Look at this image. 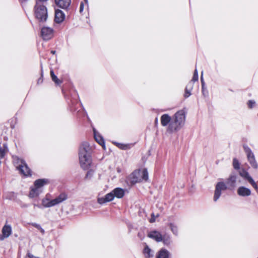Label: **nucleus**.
<instances>
[{
  "label": "nucleus",
  "instance_id": "nucleus-41",
  "mask_svg": "<svg viewBox=\"0 0 258 258\" xmlns=\"http://www.w3.org/2000/svg\"><path fill=\"white\" fill-rule=\"evenodd\" d=\"M31 225L35 227L36 228L38 229V230L41 227V226H40V225L37 224V223H32L31 224Z\"/></svg>",
  "mask_w": 258,
  "mask_h": 258
},
{
  "label": "nucleus",
  "instance_id": "nucleus-37",
  "mask_svg": "<svg viewBox=\"0 0 258 258\" xmlns=\"http://www.w3.org/2000/svg\"><path fill=\"white\" fill-rule=\"evenodd\" d=\"M191 90L188 89L187 88H185V93L184 96L185 98H188L191 95Z\"/></svg>",
  "mask_w": 258,
  "mask_h": 258
},
{
  "label": "nucleus",
  "instance_id": "nucleus-46",
  "mask_svg": "<svg viewBox=\"0 0 258 258\" xmlns=\"http://www.w3.org/2000/svg\"><path fill=\"white\" fill-rule=\"evenodd\" d=\"M252 187L254 188V189L256 191V192L258 194V186L256 184V183H254V184L252 185Z\"/></svg>",
  "mask_w": 258,
  "mask_h": 258
},
{
  "label": "nucleus",
  "instance_id": "nucleus-50",
  "mask_svg": "<svg viewBox=\"0 0 258 258\" xmlns=\"http://www.w3.org/2000/svg\"><path fill=\"white\" fill-rule=\"evenodd\" d=\"M48 0H37L36 1V2H40L41 3V4H42L43 2H46Z\"/></svg>",
  "mask_w": 258,
  "mask_h": 258
},
{
  "label": "nucleus",
  "instance_id": "nucleus-19",
  "mask_svg": "<svg viewBox=\"0 0 258 258\" xmlns=\"http://www.w3.org/2000/svg\"><path fill=\"white\" fill-rule=\"evenodd\" d=\"M56 5L63 9H67L71 5V0H55Z\"/></svg>",
  "mask_w": 258,
  "mask_h": 258
},
{
  "label": "nucleus",
  "instance_id": "nucleus-51",
  "mask_svg": "<svg viewBox=\"0 0 258 258\" xmlns=\"http://www.w3.org/2000/svg\"><path fill=\"white\" fill-rule=\"evenodd\" d=\"M51 53L52 54H55V53H56V51H55V50H51Z\"/></svg>",
  "mask_w": 258,
  "mask_h": 258
},
{
  "label": "nucleus",
  "instance_id": "nucleus-40",
  "mask_svg": "<svg viewBox=\"0 0 258 258\" xmlns=\"http://www.w3.org/2000/svg\"><path fill=\"white\" fill-rule=\"evenodd\" d=\"M195 82H193L192 80H191L187 85L186 87L185 88H187L189 89H190L192 90L193 87H194V84Z\"/></svg>",
  "mask_w": 258,
  "mask_h": 258
},
{
  "label": "nucleus",
  "instance_id": "nucleus-29",
  "mask_svg": "<svg viewBox=\"0 0 258 258\" xmlns=\"http://www.w3.org/2000/svg\"><path fill=\"white\" fill-rule=\"evenodd\" d=\"M141 178L142 181L143 180L147 181L148 179V172L147 169L146 168L143 169L141 170Z\"/></svg>",
  "mask_w": 258,
  "mask_h": 258
},
{
  "label": "nucleus",
  "instance_id": "nucleus-23",
  "mask_svg": "<svg viewBox=\"0 0 258 258\" xmlns=\"http://www.w3.org/2000/svg\"><path fill=\"white\" fill-rule=\"evenodd\" d=\"M112 192L114 195V197L118 199L122 198L124 195V190L120 187H116L114 188Z\"/></svg>",
  "mask_w": 258,
  "mask_h": 258
},
{
  "label": "nucleus",
  "instance_id": "nucleus-14",
  "mask_svg": "<svg viewBox=\"0 0 258 258\" xmlns=\"http://www.w3.org/2000/svg\"><path fill=\"white\" fill-rule=\"evenodd\" d=\"M246 165L247 166V170H244L242 173H240V177L245 181H248L249 183L250 184L251 182H252V181L254 180V179L253 177L250 175L248 172V169L250 168V167L249 165L245 163Z\"/></svg>",
  "mask_w": 258,
  "mask_h": 258
},
{
  "label": "nucleus",
  "instance_id": "nucleus-34",
  "mask_svg": "<svg viewBox=\"0 0 258 258\" xmlns=\"http://www.w3.org/2000/svg\"><path fill=\"white\" fill-rule=\"evenodd\" d=\"M150 252L151 249L148 246H146L144 249V253L146 255V257L148 258L150 257L151 256Z\"/></svg>",
  "mask_w": 258,
  "mask_h": 258
},
{
  "label": "nucleus",
  "instance_id": "nucleus-18",
  "mask_svg": "<svg viewBox=\"0 0 258 258\" xmlns=\"http://www.w3.org/2000/svg\"><path fill=\"white\" fill-rule=\"evenodd\" d=\"M148 236L157 242H161L163 240L162 235L161 233L156 230L151 231L148 234Z\"/></svg>",
  "mask_w": 258,
  "mask_h": 258
},
{
  "label": "nucleus",
  "instance_id": "nucleus-24",
  "mask_svg": "<svg viewBox=\"0 0 258 258\" xmlns=\"http://www.w3.org/2000/svg\"><path fill=\"white\" fill-rule=\"evenodd\" d=\"M8 150L7 143H4L2 145H0V158H4Z\"/></svg>",
  "mask_w": 258,
  "mask_h": 258
},
{
  "label": "nucleus",
  "instance_id": "nucleus-2",
  "mask_svg": "<svg viewBox=\"0 0 258 258\" xmlns=\"http://www.w3.org/2000/svg\"><path fill=\"white\" fill-rule=\"evenodd\" d=\"M92 148L87 142L83 143L79 149V161L84 170L88 169L92 163Z\"/></svg>",
  "mask_w": 258,
  "mask_h": 258
},
{
  "label": "nucleus",
  "instance_id": "nucleus-10",
  "mask_svg": "<svg viewBox=\"0 0 258 258\" xmlns=\"http://www.w3.org/2000/svg\"><path fill=\"white\" fill-rule=\"evenodd\" d=\"M237 194L240 197H248L251 195L250 188L244 185H240L237 188Z\"/></svg>",
  "mask_w": 258,
  "mask_h": 258
},
{
  "label": "nucleus",
  "instance_id": "nucleus-33",
  "mask_svg": "<svg viewBox=\"0 0 258 258\" xmlns=\"http://www.w3.org/2000/svg\"><path fill=\"white\" fill-rule=\"evenodd\" d=\"M248 107L250 109H252L256 105V102L254 100H248L246 103Z\"/></svg>",
  "mask_w": 258,
  "mask_h": 258
},
{
  "label": "nucleus",
  "instance_id": "nucleus-39",
  "mask_svg": "<svg viewBox=\"0 0 258 258\" xmlns=\"http://www.w3.org/2000/svg\"><path fill=\"white\" fill-rule=\"evenodd\" d=\"M97 202L100 204H103L107 202L106 199H105V197L98 198L97 200Z\"/></svg>",
  "mask_w": 258,
  "mask_h": 258
},
{
  "label": "nucleus",
  "instance_id": "nucleus-4",
  "mask_svg": "<svg viewBox=\"0 0 258 258\" xmlns=\"http://www.w3.org/2000/svg\"><path fill=\"white\" fill-rule=\"evenodd\" d=\"M243 150L246 155L248 162L252 168L258 169V164L255 160V156L251 149L246 144L242 145Z\"/></svg>",
  "mask_w": 258,
  "mask_h": 258
},
{
  "label": "nucleus",
  "instance_id": "nucleus-15",
  "mask_svg": "<svg viewBox=\"0 0 258 258\" xmlns=\"http://www.w3.org/2000/svg\"><path fill=\"white\" fill-rule=\"evenodd\" d=\"M65 19V14L59 9L55 10L54 21L56 23L59 24L62 22Z\"/></svg>",
  "mask_w": 258,
  "mask_h": 258
},
{
  "label": "nucleus",
  "instance_id": "nucleus-48",
  "mask_svg": "<svg viewBox=\"0 0 258 258\" xmlns=\"http://www.w3.org/2000/svg\"><path fill=\"white\" fill-rule=\"evenodd\" d=\"M39 230L40 231V232H41V233H42V234H44V233H45V230H44V229H43L42 227H41Z\"/></svg>",
  "mask_w": 258,
  "mask_h": 258
},
{
  "label": "nucleus",
  "instance_id": "nucleus-3",
  "mask_svg": "<svg viewBox=\"0 0 258 258\" xmlns=\"http://www.w3.org/2000/svg\"><path fill=\"white\" fill-rule=\"evenodd\" d=\"M34 14L35 18L39 22H46L48 18L47 9L46 6L40 2H36Z\"/></svg>",
  "mask_w": 258,
  "mask_h": 258
},
{
  "label": "nucleus",
  "instance_id": "nucleus-31",
  "mask_svg": "<svg viewBox=\"0 0 258 258\" xmlns=\"http://www.w3.org/2000/svg\"><path fill=\"white\" fill-rule=\"evenodd\" d=\"M104 197L107 202H109L112 201L114 199V195H113V193L112 191L111 192L106 194Z\"/></svg>",
  "mask_w": 258,
  "mask_h": 258
},
{
  "label": "nucleus",
  "instance_id": "nucleus-25",
  "mask_svg": "<svg viewBox=\"0 0 258 258\" xmlns=\"http://www.w3.org/2000/svg\"><path fill=\"white\" fill-rule=\"evenodd\" d=\"M169 252L165 249H162L159 251L157 258H169Z\"/></svg>",
  "mask_w": 258,
  "mask_h": 258
},
{
  "label": "nucleus",
  "instance_id": "nucleus-36",
  "mask_svg": "<svg viewBox=\"0 0 258 258\" xmlns=\"http://www.w3.org/2000/svg\"><path fill=\"white\" fill-rule=\"evenodd\" d=\"M198 79H199V76H198V70L197 69H196L194 71V75H193L191 80L193 82H196V81H198Z\"/></svg>",
  "mask_w": 258,
  "mask_h": 258
},
{
  "label": "nucleus",
  "instance_id": "nucleus-58",
  "mask_svg": "<svg viewBox=\"0 0 258 258\" xmlns=\"http://www.w3.org/2000/svg\"><path fill=\"white\" fill-rule=\"evenodd\" d=\"M257 116H258V113H257Z\"/></svg>",
  "mask_w": 258,
  "mask_h": 258
},
{
  "label": "nucleus",
  "instance_id": "nucleus-45",
  "mask_svg": "<svg viewBox=\"0 0 258 258\" xmlns=\"http://www.w3.org/2000/svg\"><path fill=\"white\" fill-rule=\"evenodd\" d=\"M201 84L202 86H205V83L203 79V72L202 73V76L201 77Z\"/></svg>",
  "mask_w": 258,
  "mask_h": 258
},
{
  "label": "nucleus",
  "instance_id": "nucleus-26",
  "mask_svg": "<svg viewBox=\"0 0 258 258\" xmlns=\"http://www.w3.org/2000/svg\"><path fill=\"white\" fill-rule=\"evenodd\" d=\"M168 226L170 227L171 231L172 233L176 236L178 235V226L173 223H170L168 224Z\"/></svg>",
  "mask_w": 258,
  "mask_h": 258
},
{
  "label": "nucleus",
  "instance_id": "nucleus-16",
  "mask_svg": "<svg viewBox=\"0 0 258 258\" xmlns=\"http://www.w3.org/2000/svg\"><path fill=\"white\" fill-rule=\"evenodd\" d=\"M94 137L96 142L100 145L104 149H105V142L103 137L96 130L95 128H93Z\"/></svg>",
  "mask_w": 258,
  "mask_h": 258
},
{
  "label": "nucleus",
  "instance_id": "nucleus-13",
  "mask_svg": "<svg viewBox=\"0 0 258 258\" xmlns=\"http://www.w3.org/2000/svg\"><path fill=\"white\" fill-rule=\"evenodd\" d=\"M74 97L70 99V102H69L70 110L72 112H74L77 110L76 105L78 103L79 99L78 94L76 92H74Z\"/></svg>",
  "mask_w": 258,
  "mask_h": 258
},
{
  "label": "nucleus",
  "instance_id": "nucleus-47",
  "mask_svg": "<svg viewBox=\"0 0 258 258\" xmlns=\"http://www.w3.org/2000/svg\"><path fill=\"white\" fill-rule=\"evenodd\" d=\"M151 216H152V218H151V219L150 220V222L151 223H153V222H155V217H154V214H152Z\"/></svg>",
  "mask_w": 258,
  "mask_h": 258
},
{
  "label": "nucleus",
  "instance_id": "nucleus-22",
  "mask_svg": "<svg viewBox=\"0 0 258 258\" xmlns=\"http://www.w3.org/2000/svg\"><path fill=\"white\" fill-rule=\"evenodd\" d=\"M42 206L44 208H50L54 206L53 200H49L47 197L42 200Z\"/></svg>",
  "mask_w": 258,
  "mask_h": 258
},
{
  "label": "nucleus",
  "instance_id": "nucleus-49",
  "mask_svg": "<svg viewBox=\"0 0 258 258\" xmlns=\"http://www.w3.org/2000/svg\"><path fill=\"white\" fill-rule=\"evenodd\" d=\"M33 205H34L35 207H38V208H40V209H41V208H42V205H37V204H33Z\"/></svg>",
  "mask_w": 258,
  "mask_h": 258
},
{
  "label": "nucleus",
  "instance_id": "nucleus-27",
  "mask_svg": "<svg viewBox=\"0 0 258 258\" xmlns=\"http://www.w3.org/2000/svg\"><path fill=\"white\" fill-rule=\"evenodd\" d=\"M50 76L52 81L57 85H60L62 82L57 78V76L54 74V71L51 70L50 71Z\"/></svg>",
  "mask_w": 258,
  "mask_h": 258
},
{
  "label": "nucleus",
  "instance_id": "nucleus-53",
  "mask_svg": "<svg viewBox=\"0 0 258 258\" xmlns=\"http://www.w3.org/2000/svg\"><path fill=\"white\" fill-rule=\"evenodd\" d=\"M229 91H232V92H233V91L232 89H229Z\"/></svg>",
  "mask_w": 258,
  "mask_h": 258
},
{
  "label": "nucleus",
  "instance_id": "nucleus-44",
  "mask_svg": "<svg viewBox=\"0 0 258 258\" xmlns=\"http://www.w3.org/2000/svg\"><path fill=\"white\" fill-rule=\"evenodd\" d=\"M84 6V3L83 2H81L80 4V13H82L83 11Z\"/></svg>",
  "mask_w": 258,
  "mask_h": 258
},
{
  "label": "nucleus",
  "instance_id": "nucleus-55",
  "mask_svg": "<svg viewBox=\"0 0 258 258\" xmlns=\"http://www.w3.org/2000/svg\"><path fill=\"white\" fill-rule=\"evenodd\" d=\"M15 237H17V236H18V235H17V234H15Z\"/></svg>",
  "mask_w": 258,
  "mask_h": 258
},
{
  "label": "nucleus",
  "instance_id": "nucleus-28",
  "mask_svg": "<svg viewBox=\"0 0 258 258\" xmlns=\"http://www.w3.org/2000/svg\"><path fill=\"white\" fill-rule=\"evenodd\" d=\"M162 238L163 240L162 241H163L165 245H168L171 243V239L170 236L168 235H164V236H162Z\"/></svg>",
  "mask_w": 258,
  "mask_h": 258
},
{
  "label": "nucleus",
  "instance_id": "nucleus-5",
  "mask_svg": "<svg viewBox=\"0 0 258 258\" xmlns=\"http://www.w3.org/2000/svg\"><path fill=\"white\" fill-rule=\"evenodd\" d=\"M54 35V30L52 28L44 26L41 30V36L44 41L51 39Z\"/></svg>",
  "mask_w": 258,
  "mask_h": 258
},
{
  "label": "nucleus",
  "instance_id": "nucleus-17",
  "mask_svg": "<svg viewBox=\"0 0 258 258\" xmlns=\"http://www.w3.org/2000/svg\"><path fill=\"white\" fill-rule=\"evenodd\" d=\"M68 198V194L66 192H61L55 199H53L54 206L57 205L66 201Z\"/></svg>",
  "mask_w": 258,
  "mask_h": 258
},
{
  "label": "nucleus",
  "instance_id": "nucleus-30",
  "mask_svg": "<svg viewBox=\"0 0 258 258\" xmlns=\"http://www.w3.org/2000/svg\"><path fill=\"white\" fill-rule=\"evenodd\" d=\"M117 146L121 150H128L130 149L131 148V146H132L131 144H120V143H116Z\"/></svg>",
  "mask_w": 258,
  "mask_h": 258
},
{
  "label": "nucleus",
  "instance_id": "nucleus-21",
  "mask_svg": "<svg viewBox=\"0 0 258 258\" xmlns=\"http://www.w3.org/2000/svg\"><path fill=\"white\" fill-rule=\"evenodd\" d=\"M43 192V189H41L36 186H34L31 188L29 197L31 198L37 197Z\"/></svg>",
  "mask_w": 258,
  "mask_h": 258
},
{
  "label": "nucleus",
  "instance_id": "nucleus-43",
  "mask_svg": "<svg viewBox=\"0 0 258 258\" xmlns=\"http://www.w3.org/2000/svg\"><path fill=\"white\" fill-rule=\"evenodd\" d=\"M26 258H38L37 257L34 256L32 254H31L30 252H28Z\"/></svg>",
  "mask_w": 258,
  "mask_h": 258
},
{
  "label": "nucleus",
  "instance_id": "nucleus-56",
  "mask_svg": "<svg viewBox=\"0 0 258 258\" xmlns=\"http://www.w3.org/2000/svg\"><path fill=\"white\" fill-rule=\"evenodd\" d=\"M242 141H245V139H244V138H243V139H242Z\"/></svg>",
  "mask_w": 258,
  "mask_h": 258
},
{
  "label": "nucleus",
  "instance_id": "nucleus-54",
  "mask_svg": "<svg viewBox=\"0 0 258 258\" xmlns=\"http://www.w3.org/2000/svg\"><path fill=\"white\" fill-rule=\"evenodd\" d=\"M86 3L88 2V0H84Z\"/></svg>",
  "mask_w": 258,
  "mask_h": 258
},
{
  "label": "nucleus",
  "instance_id": "nucleus-12",
  "mask_svg": "<svg viewBox=\"0 0 258 258\" xmlns=\"http://www.w3.org/2000/svg\"><path fill=\"white\" fill-rule=\"evenodd\" d=\"M130 181L132 184H136V183L140 182L142 181L141 178V170L134 171L130 176Z\"/></svg>",
  "mask_w": 258,
  "mask_h": 258
},
{
  "label": "nucleus",
  "instance_id": "nucleus-1",
  "mask_svg": "<svg viewBox=\"0 0 258 258\" xmlns=\"http://www.w3.org/2000/svg\"><path fill=\"white\" fill-rule=\"evenodd\" d=\"M185 111L180 110L171 117L168 114H164L161 116V123L162 126L168 125L167 132L170 133L176 132L184 125L185 121Z\"/></svg>",
  "mask_w": 258,
  "mask_h": 258
},
{
  "label": "nucleus",
  "instance_id": "nucleus-57",
  "mask_svg": "<svg viewBox=\"0 0 258 258\" xmlns=\"http://www.w3.org/2000/svg\"><path fill=\"white\" fill-rule=\"evenodd\" d=\"M238 181H239V182H241V180H240V179H239V180H238Z\"/></svg>",
  "mask_w": 258,
  "mask_h": 258
},
{
  "label": "nucleus",
  "instance_id": "nucleus-42",
  "mask_svg": "<svg viewBox=\"0 0 258 258\" xmlns=\"http://www.w3.org/2000/svg\"><path fill=\"white\" fill-rule=\"evenodd\" d=\"M138 236L140 238V239L142 240L144 238V235L143 232H139L138 233Z\"/></svg>",
  "mask_w": 258,
  "mask_h": 258
},
{
  "label": "nucleus",
  "instance_id": "nucleus-9",
  "mask_svg": "<svg viewBox=\"0 0 258 258\" xmlns=\"http://www.w3.org/2000/svg\"><path fill=\"white\" fill-rule=\"evenodd\" d=\"M12 233V228L10 225L6 224L2 229V234H0V241H3L8 238Z\"/></svg>",
  "mask_w": 258,
  "mask_h": 258
},
{
  "label": "nucleus",
  "instance_id": "nucleus-7",
  "mask_svg": "<svg viewBox=\"0 0 258 258\" xmlns=\"http://www.w3.org/2000/svg\"><path fill=\"white\" fill-rule=\"evenodd\" d=\"M17 169L20 171L21 174L25 176H30L32 175L31 170L26 163L25 161L20 160V164L17 166Z\"/></svg>",
  "mask_w": 258,
  "mask_h": 258
},
{
  "label": "nucleus",
  "instance_id": "nucleus-38",
  "mask_svg": "<svg viewBox=\"0 0 258 258\" xmlns=\"http://www.w3.org/2000/svg\"><path fill=\"white\" fill-rule=\"evenodd\" d=\"M43 73L42 69H41V77L37 80V84H41L43 83Z\"/></svg>",
  "mask_w": 258,
  "mask_h": 258
},
{
  "label": "nucleus",
  "instance_id": "nucleus-35",
  "mask_svg": "<svg viewBox=\"0 0 258 258\" xmlns=\"http://www.w3.org/2000/svg\"><path fill=\"white\" fill-rule=\"evenodd\" d=\"M202 94L205 97L207 98L209 96V92L206 87V86H202Z\"/></svg>",
  "mask_w": 258,
  "mask_h": 258
},
{
  "label": "nucleus",
  "instance_id": "nucleus-32",
  "mask_svg": "<svg viewBox=\"0 0 258 258\" xmlns=\"http://www.w3.org/2000/svg\"><path fill=\"white\" fill-rule=\"evenodd\" d=\"M94 173V171L92 169L89 170L85 177V179L88 180V179H91L92 177H93Z\"/></svg>",
  "mask_w": 258,
  "mask_h": 258
},
{
  "label": "nucleus",
  "instance_id": "nucleus-8",
  "mask_svg": "<svg viewBox=\"0 0 258 258\" xmlns=\"http://www.w3.org/2000/svg\"><path fill=\"white\" fill-rule=\"evenodd\" d=\"M226 189V184L224 182H219L216 185L213 200L216 202L221 195L222 190Z\"/></svg>",
  "mask_w": 258,
  "mask_h": 258
},
{
  "label": "nucleus",
  "instance_id": "nucleus-52",
  "mask_svg": "<svg viewBox=\"0 0 258 258\" xmlns=\"http://www.w3.org/2000/svg\"><path fill=\"white\" fill-rule=\"evenodd\" d=\"M255 183H256V182L254 180L253 181H252V182L250 183V184L252 185L254 184Z\"/></svg>",
  "mask_w": 258,
  "mask_h": 258
},
{
  "label": "nucleus",
  "instance_id": "nucleus-6",
  "mask_svg": "<svg viewBox=\"0 0 258 258\" xmlns=\"http://www.w3.org/2000/svg\"><path fill=\"white\" fill-rule=\"evenodd\" d=\"M237 178V175L236 173L233 171L229 175V177L227 178V189H234L236 187Z\"/></svg>",
  "mask_w": 258,
  "mask_h": 258
},
{
  "label": "nucleus",
  "instance_id": "nucleus-11",
  "mask_svg": "<svg viewBox=\"0 0 258 258\" xmlns=\"http://www.w3.org/2000/svg\"><path fill=\"white\" fill-rule=\"evenodd\" d=\"M232 166L233 169L238 172V174L240 175V172H244V170H247V168H245L241 166V163L240 162L239 160L236 157H234L232 159Z\"/></svg>",
  "mask_w": 258,
  "mask_h": 258
},
{
  "label": "nucleus",
  "instance_id": "nucleus-20",
  "mask_svg": "<svg viewBox=\"0 0 258 258\" xmlns=\"http://www.w3.org/2000/svg\"><path fill=\"white\" fill-rule=\"evenodd\" d=\"M49 183V180L46 178H41L36 180L34 182V186L43 189V186Z\"/></svg>",
  "mask_w": 258,
  "mask_h": 258
}]
</instances>
